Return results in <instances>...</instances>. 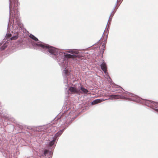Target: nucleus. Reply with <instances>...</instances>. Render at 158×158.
Instances as JSON below:
<instances>
[{"instance_id":"nucleus-1","label":"nucleus","mask_w":158,"mask_h":158,"mask_svg":"<svg viewBox=\"0 0 158 158\" xmlns=\"http://www.w3.org/2000/svg\"><path fill=\"white\" fill-rule=\"evenodd\" d=\"M36 45L41 51L56 60L59 65L64 69L62 72L64 78V83L65 86H68L69 84L67 77L69 75L70 72L66 69L65 60L71 58L74 60H79L84 57V54L79 53L78 50L75 49L68 50L64 52L63 50L56 48L39 41L36 43Z\"/></svg>"},{"instance_id":"nucleus-2","label":"nucleus","mask_w":158,"mask_h":158,"mask_svg":"<svg viewBox=\"0 0 158 158\" xmlns=\"http://www.w3.org/2000/svg\"><path fill=\"white\" fill-rule=\"evenodd\" d=\"M10 1L9 9L10 15L11 16L13 19V22L8 24L7 29L9 28L10 24L12 26V28L10 30L11 32L7 33L5 37V41L0 43V50H3L7 47L8 44V41H12L17 39L19 37L22 36L23 35L24 30L23 25L19 18V14L18 11V6L19 4L18 0H9Z\"/></svg>"},{"instance_id":"nucleus-3","label":"nucleus","mask_w":158,"mask_h":158,"mask_svg":"<svg viewBox=\"0 0 158 158\" xmlns=\"http://www.w3.org/2000/svg\"><path fill=\"white\" fill-rule=\"evenodd\" d=\"M75 110H73L69 113L67 116H65L64 118L61 120L60 122L61 125L60 128L61 130L59 131L54 136L53 138L56 140L57 137H59L62 133L64 130L66 129L69 124L72 121V119L74 118V114Z\"/></svg>"},{"instance_id":"nucleus-4","label":"nucleus","mask_w":158,"mask_h":158,"mask_svg":"<svg viewBox=\"0 0 158 158\" xmlns=\"http://www.w3.org/2000/svg\"><path fill=\"white\" fill-rule=\"evenodd\" d=\"M75 110H73L69 113L67 116H65L64 118L61 120L60 122L61 125L60 128L61 130L59 131L54 136L53 138L56 140L57 137H59L62 133L64 130L66 129L69 124L72 121V119L74 118V114Z\"/></svg>"},{"instance_id":"nucleus-5","label":"nucleus","mask_w":158,"mask_h":158,"mask_svg":"<svg viewBox=\"0 0 158 158\" xmlns=\"http://www.w3.org/2000/svg\"><path fill=\"white\" fill-rule=\"evenodd\" d=\"M138 102L144 104L150 107L158 112V102L152 101L143 99L138 96Z\"/></svg>"},{"instance_id":"nucleus-6","label":"nucleus","mask_w":158,"mask_h":158,"mask_svg":"<svg viewBox=\"0 0 158 158\" xmlns=\"http://www.w3.org/2000/svg\"><path fill=\"white\" fill-rule=\"evenodd\" d=\"M55 127L54 125L52 124H47L45 125L40 126L37 128L36 130L38 131H44L47 132L49 131V130H50L51 131H53L54 128Z\"/></svg>"},{"instance_id":"nucleus-7","label":"nucleus","mask_w":158,"mask_h":158,"mask_svg":"<svg viewBox=\"0 0 158 158\" xmlns=\"http://www.w3.org/2000/svg\"><path fill=\"white\" fill-rule=\"evenodd\" d=\"M68 90L72 93H76L78 94H87L88 92L87 89L82 86L81 87L80 89H78L74 87H71L69 88Z\"/></svg>"},{"instance_id":"nucleus-8","label":"nucleus","mask_w":158,"mask_h":158,"mask_svg":"<svg viewBox=\"0 0 158 158\" xmlns=\"http://www.w3.org/2000/svg\"><path fill=\"white\" fill-rule=\"evenodd\" d=\"M101 69L104 72V73L107 76V78H109L111 80L110 77L108 75V73L107 71V67L106 63L104 62L101 64Z\"/></svg>"},{"instance_id":"nucleus-9","label":"nucleus","mask_w":158,"mask_h":158,"mask_svg":"<svg viewBox=\"0 0 158 158\" xmlns=\"http://www.w3.org/2000/svg\"><path fill=\"white\" fill-rule=\"evenodd\" d=\"M106 99H95L92 102V105H94L100 102H101L102 101H103Z\"/></svg>"},{"instance_id":"nucleus-10","label":"nucleus","mask_w":158,"mask_h":158,"mask_svg":"<svg viewBox=\"0 0 158 158\" xmlns=\"http://www.w3.org/2000/svg\"><path fill=\"white\" fill-rule=\"evenodd\" d=\"M118 1V0H117V2H116V3L115 4V6H114V8L113 9V10L112 11V13H111V14H110V17L111 16V15H112V17L114 15V14L115 12H114V10L116 7V6H117ZM110 17H109V20H108V22L109 21H110Z\"/></svg>"},{"instance_id":"nucleus-11","label":"nucleus","mask_w":158,"mask_h":158,"mask_svg":"<svg viewBox=\"0 0 158 158\" xmlns=\"http://www.w3.org/2000/svg\"><path fill=\"white\" fill-rule=\"evenodd\" d=\"M56 140L55 139H54L53 138V139L52 141H51L50 142H49L48 143V146L50 147H52V146L56 142Z\"/></svg>"},{"instance_id":"nucleus-12","label":"nucleus","mask_w":158,"mask_h":158,"mask_svg":"<svg viewBox=\"0 0 158 158\" xmlns=\"http://www.w3.org/2000/svg\"><path fill=\"white\" fill-rule=\"evenodd\" d=\"M51 154V152L47 149L45 150L44 151V154L43 155V156H48L49 155Z\"/></svg>"},{"instance_id":"nucleus-13","label":"nucleus","mask_w":158,"mask_h":158,"mask_svg":"<svg viewBox=\"0 0 158 158\" xmlns=\"http://www.w3.org/2000/svg\"><path fill=\"white\" fill-rule=\"evenodd\" d=\"M29 36L33 40H34L35 41H38V39L34 35H33L32 34H30Z\"/></svg>"},{"instance_id":"nucleus-14","label":"nucleus","mask_w":158,"mask_h":158,"mask_svg":"<svg viewBox=\"0 0 158 158\" xmlns=\"http://www.w3.org/2000/svg\"><path fill=\"white\" fill-rule=\"evenodd\" d=\"M114 87L116 88H118L119 87H120L122 89V87L118 86V85H114Z\"/></svg>"},{"instance_id":"nucleus-15","label":"nucleus","mask_w":158,"mask_h":158,"mask_svg":"<svg viewBox=\"0 0 158 158\" xmlns=\"http://www.w3.org/2000/svg\"><path fill=\"white\" fill-rule=\"evenodd\" d=\"M122 91L121 90H120V91H119V92H118V93H120V91Z\"/></svg>"},{"instance_id":"nucleus-16","label":"nucleus","mask_w":158,"mask_h":158,"mask_svg":"<svg viewBox=\"0 0 158 158\" xmlns=\"http://www.w3.org/2000/svg\"><path fill=\"white\" fill-rule=\"evenodd\" d=\"M102 46H104V48H105V46L103 44L102 45Z\"/></svg>"},{"instance_id":"nucleus-17","label":"nucleus","mask_w":158,"mask_h":158,"mask_svg":"<svg viewBox=\"0 0 158 158\" xmlns=\"http://www.w3.org/2000/svg\"><path fill=\"white\" fill-rule=\"evenodd\" d=\"M110 23V22H109V25Z\"/></svg>"},{"instance_id":"nucleus-18","label":"nucleus","mask_w":158,"mask_h":158,"mask_svg":"<svg viewBox=\"0 0 158 158\" xmlns=\"http://www.w3.org/2000/svg\"><path fill=\"white\" fill-rule=\"evenodd\" d=\"M62 118H63V116H62Z\"/></svg>"}]
</instances>
